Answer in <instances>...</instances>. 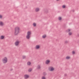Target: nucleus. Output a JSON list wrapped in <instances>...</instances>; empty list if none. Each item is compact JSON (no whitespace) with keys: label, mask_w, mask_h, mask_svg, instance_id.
<instances>
[{"label":"nucleus","mask_w":79,"mask_h":79,"mask_svg":"<svg viewBox=\"0 0 79 79\" xmlns=\"http://www.w3.org/2000/svg\"><path fill=\"white\" fill-rule=\"evenodd\" d=\"M20 30V28L19 27H17L15 28V34L16 35L18 34L19 33V30Z\"/></svg>","instance_id":"1"},{"label":"nucleus","mask_w":79,"mask_h":79,"mask_svg":"<svg viewBox=\"0 0 79 79\" xmlns=\"http://www.w3.org/2000/svg\"><path fill=\"white\" fill-rule=\"evenodd\" d=\"M31 34V32L30 31H28L27 33V35L26 36V38L27 39H30V35Z\"/></svg>","instance_id":"2"},{"label":"nucleus","mask_w":79,"mask_h":79,"mask_svg":"<svg viewBox=\"0 0 79 79\" xmlns=\"http://www.w3.org/2000/svg\"><path fill=\"white\" fill-rule=\"evenodd\" d=\"M2 61L4 63H6L7 62V58L5 57L2 59Z\"/></svg>","instance_id":"3"},{"label":"nucleus","mask_w":79,"mask_h":79,"mask_svg":"<svg viewBox=\"0 0 79 79\" xmlns=\"http://www.w3.org/2000/svg\"><path fill=\"white\" fill-rule=\"evenodd\" d=\"M48 70L49 71H53V70H54V68L53 67H50L48 68Z\"/></svg>","instance_id":"4"},{"label":"nucleus","mask_w":79,"mask_h":79,"mask_svg":"<svg viewBox=\"0 0 79 79\" xmlns=\"http://www.w3.org/2000/svg\"><path fill=\"white\" fill-rule=\"evenodd\" d=\"M50 62V61L49 60H47L45 61V63L46 64H49V63Z\"/></svg>","instance_id":"5"},{"label":"nucleus","mask_w":79,"mask_h":79,"mask_svg":"<svg viewBox=\"0 0 79 79\" xmlns=\"http://www.w3.org/2000/svg\"><path fill=\"white\" fill-rule=\"evenodd\" d=\"M29 76L27 75H25L24 76V77L25 78V79H27V78H28V77H29Z\"/></svg>","instance_id":"6"},{"label":"nucleus","mask_w":79,"mask_h":79,"mask_svg":"<svg viewBox=\"0 0 79 79\" xmlns=\"http://www.w3.org/2000/svg\"><path fill=\"white\" fill-rule=\"evenodd\" d=\"M19 41H16L15 42V45L16 46H17L19 44Z\"/></svg>","instance_id":"7"},{"label":"nucleus","mask_w":79,"mask_h":79,"mask_svg":"<svg viewBox=\"0 0 79 79\" xmlns=\"http://www.w3.org/2000/svg\"><path fill=\"white\" fill-rule=\"evenodd\" d=\"M41 67H40V65H38V66H37V69H39L40 68H41Z\"/></svg>","instance_id":"8"},{"label":"nucleus","mask_w":79,"mask_h":79,"mask_svg":"<svg viewBox=\"0 0 79 79\" xmlns=\"http://www.w3.org/2000/svg\"><path fill=\"white\" fill-rule=\"evenodd\" d=\"M40 48V46L37 45L36 46V49H39Z\"/></svg>","instance_id":"9"},{"label":"nucleus","mask_w":79,"mask_h":79,"mask_svg":"<svg viewBox=\"0 0 79 79\" xmlns=\"http://www.w3.org/2000/svg\"><path fill=\"white\" fill-rule=\"evenodd\" d=\"M35 11L36 12H37L39 11V8H36L35 9Z\"/></svg>","instance_id":"10"},{"label":"nucleus","mask_w":79,"mask_h":79,"mask_svg":"<svg viewBox=\"0 0 79 79\" xmlns=\"http://www.w3.org/2000/svg\"><path fill=\"white\" fill-rule=\"evenodd\" d=\"M4 38H5V36H4L3 35H2L1 36L0 39H4Z\"/></svg>","instance_id":"11"},{"label":"nucleus","mask_w":79,"mask_h":79,"mask_svg":"<svg viewBox=\"0 0 79 79\" xmlns=\"http://www.w3.org/2000/svg\"><path fill=\"white\" fill-rule=\"evenodd\" d=\"M28 72H31L32 71V69L31 68H30L28 70Z\"/></svg>","instance_id":"12"},{"label":"nucleus","mask_w":79,"mask_h":79,"mask_svg":"<svg viewBox=\"0 0 79 79\" xmlns=\"http://www.w3.org/2000/svg\"><path fill=\"white\" fill-rule=\"evenodd\" d=\"M43 75L45 76L47 75V73L45 72H44L43 73Z\"/></svg>","instance_id":"13"},{"label":"nucleus","mask_w":79,"mask_h":79,"mask_svg":"<svg viewBox=\"0 0 79 79\" xmlns=\"http://www.w3.org/2000/svg\"><path fill=\"white\" fill-rule=\"evenodd\" d=\"M0 25L1 26H3V23L2 22H1L0 23Z\"/></svg>","instance_id":"14"},{"label":"nucleus","mask_w":79,"mask_h":79,"mask_svg":"<svg viewBox=\"0 0 79 79\" xmlns=\"http://www.w3.org/2000/svg\"><path fill=\"white\" fill-rule=\"evenodd\" d=\"M70 31H71V30L69 29L67 30L66 31L67 32H70Z\"/></svg>","instance_id":"15"},{"label":"nucleus","mask_w":79,"mask_h":79,"mask_svg":"<svg viewBox=\"0 0 79 79\" xmlns=\"http://www.w3.org/2000/svg\"><path fill=\"white\" fill-rule=\"evenodd\" d=\"M45 37H46V35H43V36H42V38H45Z\"/></svg>","instance_id":"16"},{"label":"nucleus","mask_w":79,"mask_h":79,"mask_svg":"<svg viewBox=\"0 0 79 79\" xmlns=\"http://www.w3.org/2000/svg\"><path fill=\"white\" fill-rule=\"evenodd\" d=\"M33 25V26H34V27H35V26H36V23H34Z\"/></svg>","instance_id":"17"},{"label":"nucleus","mask_w":79,"mask_h":79,"mask_svg":"<svg viewBox=\"0 0 79 79\" xmlns=\"http://www.w3.org/2000/svg\"><path fill=\"white\" fill-rule=\"evenodd\" d=\"M66 59H67V60H68L69 59V58H70V57H69V56H67L66 58Z\"/></svg>","instance_id":"18"},{"label":"nucleus","mask_w":79,"mask_h":79,"mask_svg":"<svg viewBox=\"0 0 79 79\" xmlns=\"http://www.w3.org/2000/svg\"><path fill=\"white\" fill-rule=\"evenodd\" d=\"M31 64V63L29 62H27V65H29Z\"/></svg>","instance_id":"19"},{"label":"nucleus","mask_w":79,"mask_h":79,"mask_svg":"<svg viewBox=\"0 0 79 79\" xmlns=\"http://www.w3.org/2000/svg\"><path fill=\"white\" fill-rule=\"evenodd\" d=\"M62 18H61V17H60L59 18H58V19L59 20H60H60H61Z\"/></svg>","instance_id":"20"},{"label":"nucleus","mask_w":79,"mask_h":79,"mask_svg":"<svg viewBox=\"0 0 79 79\" xmlns=\"http://www.w3.org/2000/svg\"><path fill=\"white\" fill-rule=\"evenodd\" d=\"M66 7V6L65 5H63L62 6V7L63 8H65Z\"/></svg>","instance_id":"21"},{"label":"nucleus","mask_w":79,"mask_h":79,"mask_svg":"<svg viewBox=\"0 0 79 79\" xmlns=\"http://www.w3.org/2000/svg\"><path fill=\"white\" fill-rule=\"evenodd\" d=\"M42 79H45V77L43 76L42 77Z\"/></svg>","instance_id":"22"},{"label":"nucleus","mask_w":79,"mask_h":79,"mask_svg":"<svg viewBox=\"0 0 79 79\" xmlns=\"http://www.w3.org/2000/svg\"><path fill=\"white\" fill-rule=\"evenodd\" d=\"M69 35H71V34H72V33H71V32H69Z\"/></svg>","instance_id":"23"},{"label":"nucleus","mask_w":79,"mask_h":79,"mask_svg":"<svg viewBox=\"0 0 79 79\" xmlns=\"http://www.w3.org/2000/svg\"><path fill=\"white\" fill-rule=\"evenodd\" d=\"M72 54H73V55H74V54H75V52H74V51H73L72 52Z\"/></svg>","instance_id":"24"},{"label":"nucleus","mask_w":79,"mask_h":79,"mask_svg":"<svg viewBox=\"0 0 79 79\" xmlns=\"http://www.w3.org/2000/svg\"><path fill=\"white\" fill-rule=\"evenodd\" d=\"M26 58V56H23V59H24Z\"/></svg>","instance_id":"25"},{"label":"nucleus","mask_w":79,"mask_h":79,"mask_svg":"<svg viewBox=\"0 0 79 79\" xmlns=\"http://www.w3.org/2000/svg\"><path fill=\"white\" fill-rule=\"evenodd\" d=\"M68 42L67 41H65V44H67L68 43Z\"/></svg>","instance_id":"26"},{"label":"nucleus","mask_w":79,"mask_h":79,"mask_svg":"<svg viewBox=\"0 0 79 79\" xmlns=\"http://www.w3.org/2000/svg\"><path fill=\"white\" fill-rule=\"evenodd\" d=\"M0 18H2V16L1 15H0Z\"/></svg>","instance_id":"27"},{"label":"nucleus","mask_w":79,"mask_h":79,"mask_svg":"<svg viewBox=\"0 0 79 79\" xmlns=\"http://www.w3.org/2000/svg\"><path fill=\"white\" fill-rule=\"evenodd\" d=\"M48 10H47V11H46L45 13H48Z\"/></svg>","instance_id":"28"},{"label":"nucleus","mask_w":79,"mask_h":79,"mask_svg":"<svg viewBox=\"0 0 79 79\" xmlns=\"http://www.w3.org/2000/svg\"><path fill=\"white\" fill-rule=\"evenodd\" d=\"M64 76H66V74H64Z\"/></svg>","instance_id":"29"},{"label":"nucleus","mask_w":79,"mask_h":79,"mask_svg":"<svg viewBox=\"0 0 79 79\" xmlns=\"http://www.w3.org/2000/svg\"><path fill=\"white\" fill-rule=\"evenodd\" d=\"M73 12H74V10H73Z\"/></svg>","instance_id":"30"},{"label":"nucleus","mask_w":79,"mask_h":79,"mask_svg":"<svg viewBox=\"0 0 79 79\" xmlns=\"http://www.w3.org/2000/svg\"><path fill=\"white\" fill-rule=\"evenodd\" d=\"M12 70H13V69H11V71H12Z\"/></svg>","instance_id":"31"},{"label":"nucleus","mask_w":79,"mask_h":79,"mask_svg":"<svg viewBox=\"0 0 79 79\" xmlns=\"http://www.w3.org/2000/svg\"><path fill=\"white\" fill-rule=\"evenodd\" d=\"M57 0V1H58V0Z\"/></svg>","instance_id":"32"}]
</instances>
